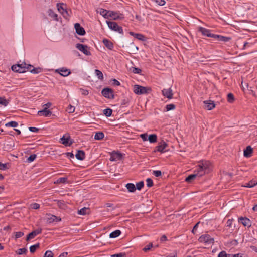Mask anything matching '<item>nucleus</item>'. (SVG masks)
Listing matches in <instances>:
<instances>
[{
  "label": "nucleus",
  "mask_w": 257,
  "mask_h": 257,
  "mask_svg": "<svg viewBox=\"0 0 257 257\" xmlns=\"http://www.w3.org/2000/svg\"><path fill=\"white\" fill-rule=\"evenodd\" d=\"M121 231L119 230H116L109 234L110 238H114L119 236L121 234Z\"/></svg>",
  "instance_id": "nucleus-29"
},
{
  "label": "nucleus",
  "mask_w": 257,
  "mask_h": 257,
  "mask_svg": "<svg viewBox=\"0 0 257 257\" xmlns=\"http://www.w3.org/2000/svg\"><path fill=\"white\" fill-rule=\"evenodd\" d=\"M95 74L97 75V76L98 77V78L99 79L102 80L103 79V74L101 72V71L99 70L96 69L95 70Z\"/></svg>",
  "instance_id": "nucleus-40"
},
{
  "label": "nucleus",
  "mask_w": 257,
  "mask_h": 257,
  "mask_svg": "<svg viewBox=\"0 0 257 257\" xmlns=\"http://www.w3.org/2000/svg\"><path fill=\"white\" fill-rule=\"evenodd\" d=\"M153 174L155 175L156 177H160L162 175V172L160 170H155L153 171Z\"/></svg>",
  "instance_id": "nucleus-58"
},
{
  "label": "nucleus",
  "mask_w": 257,
  "mask_h": 257,
  "mask_svg": "<svg viewBox=\"0 0 257 257\" xmlns=\"http://www.w3.org/2000/svg\"><path fill=\"white\" fill-rule=\"evenodd\" d=\"M7 169V164H3L0 162V169L2 170H5Z\"/></svg>",
  "instance_id": "nucleus-63"
},
{
  "label": "nucleus",
  "mask_w": 257,
  "mask_h": 257,
  "mask_svg": "<svg viewBox=\"0 0 257 257\" xmlns=\"http://www.w3.org/2000/svg\"><path fill=\"white\" fill-rule=\"evenodd\" d=\"M210 163L208 161L202 162L197 166V168L194 171V173L198 176H202L209 171Z\"/></svg>",
  "instance_id": "nucleus-1"
},
{
  "label": "nucleus",
  "mask_w": 257,
  "mask_h": 257,
  "mask_svg": "<svg viewBox=\"0 0 257 257\" xmlns=\"http://www.w3.org/2000/svg\"><path fill=\"white\" fill-rule=\"evenodd\" d=\"M147 185L148 187H151L153 185V182L151 178H148L146 180Z\"/></svg>",
  "instance_id": "nucleus-56"
},
{
  "label": "nucleus",
  "mask_w": 257,
  "mask_h": 257,
  "mask_svg": "<svg viewBox=\"0 0 257 257\" xmlns=\"http://www.w3.org/2000/svg\"><path fill=\"white\" fill-rule=\"evenodd\" d=\"M122 158V155L119 152H113L111 154L110 160L111 161H116L120 160Z\"/></svg>",
  "instance_id": "nucleus-14"
},
{
  "label": "nucleus",
  "mask_w": 257,
  "mask_h": 257,
  "mask_svg": "<svg viewBox=\"0 0 257 257\" xmlns=\"http://www.w3.org/2000/svg\"><path fill=\"white\" fill-rule=\"evenodd\" d=\"M103 43L105 46L109 50H112L113 48V44L112 42L108 39H104L103 40Z\"/></svg>",
  "instance_id": "nucleus-21"
},
{
  "label": "nucleus",
  "mask_w": 257,
  "mask_h": 257,
  "mask_svg": "<svg viewBox=\"0 0 257 257\" xmlns=\"http://www.w3.org/2000/svg\"><path fill=\"white\" fill-rule=\"evenodd\" d=\"M140 137L144 141L148 140V135L147 134H142L140 135Z\"/></svg>",
  "instance_id": "nucleus-62"
},
{
  "label": "nucleus",
  "mask_w": 257,
  "mask_h": 257,
  "mask_svg": "<svg viewBox=\"0 0 257 257\" xmlns=\"http://www.w3.org/2000/svg\"><path fill=\"white\" fill-rule=\"evenodd\" d=\"M40 247V244L37 243L35 245H32L30 247V251L31 253H34L37 249Z\"/></svg>",
  "instance_id": "nucleus-36"
},
{
  "label": "nucleus",
  "mask_w": 257,
  "mask_h": 257,
  "mask_svg": "<svg viewBox=\"0 0 257 257\" xmlns=\"http://www.w3.org/2000/svg\"><path fill=\"white\" fill-rule=\"evenodd\" d=\"M157 136L156 134H152L148 136V140L151 143H153L157 141Z\"/></svg>",
  "instance_id": "nucleus-31"
},
{
  "label": "nucleus",
  "mask_w": 257,
  "mask_h": 257,
  "mask_svg": "<svg viewBox=\"0 0 257 257\" xmlns=\"http://www.w3.org/2000/svg\"><path fill=\"white\" fill-rule=\"evenodd\" d=\"M18 125V123L16 121H11L5 124L6 127H15Z\"/></svg>",
  "instance_id": "nucleus-37"
},
{
  "label": "nucleus",
  "mask_w": 257,
  "mask_h": 257,
  "mask_svg": "<svg viewBox=\"0 0 257 257\" xmlns=\"http://www.w3.org/2000/svg\"><path fill=\"white\" fill-rule=\"evenodd\" d=\"M24 233L23 232H21V231H19V232H16L15 233V239H17L19 238H20L22 236H23L24 235Z\"/></svg>",
  "instance_id": "nucleus-49"
},
{
  "label": "nucleus",
  "mask_w": 257,
  "mask_h": 257,
  "mask_svg": "<svg viewBox=\"0 0 257 257\" xmlns=\"http://www.w3.org/2000/svg\"><path fill=\"white\" fill-rule=\"evenodd\" d=\"M125 187L130 192H134L136 190L135 185L133 183H127Z\"/></svg>",
  "instance_id": "nucleus-25"
},
{
  "label": "nucleus",
  "mask_w": 257,
  "mask_h": 257,
  "mask_svg": "<svg viewBox=\"0 0 257 257\" xmlns=\"http://www.w3.org/2000/svg\"><path fill=\"white\" fill-rule=\"evenodd\" d=\"M144 182L143 181H140L136 184V189H138V190H141V189L144 186Z\"/></svg>",
  "instance_id": "nucleus-45"
},
{
  "label": "nucleus",
  "mask_w": 257,
  "mask_h": 257,
  "mask_svg": "<svg viewBox=\"0 0 257 257\" xmlns=\"http://www.w3.org/2000/svg\"><path fill=\"white\" fill-rule=\"evenodd\" d=\"M88 210H89V208H86V207H84L82 209H81L80 210H78V213L80 215H85L87 213H88Z\"/></svg>",
  "instance_id": "nucleus-34"
},
{
  "label": "nucleus",
  "mask_w": 257,
  "mask_h": 257,
  "mask_svg": "<svg viewBox=\"0 0 257 257\" xmlns=\"http://www.w3.org/2000/svg\"><path fill=\"white\" fill-rule=\"evenodd\" d=\"M130 34L138 40L141 41H144L145 40V36L142 34L138 33L135 34L133 32H131Z\"/></svg>",
  "instance_id": "nucleus-32"
},
{
  "label": "nucleus",
  "mask_w": 257,
  "mask_h": 257,
  "mask_svg": "<svg viewBox=\"0 0 257 257\" xmlns=\"http://www.w3.org/2000/svg\"><path fill=\"white\" fill-rule=\"evenodd\" d=\"M75 157L78 160H83L85 157V152L82 150H78L75 155Z\"/></svg>",
  "instance_id": "nucleus-20"
},
{
  "label": "nucleus",
  "mask_w": 257,
  "mask_h": 257,
  "mask_svg": "<svg viewBox=\"0 0 257 257\" xmlns=\"http://www.w3.org/2000/svg\"><path fill=\"white\" fill-rule=\"evenodd\" d=\"M252 152L253 150L252 148L250 146H248L244 150V156L246 157H249L251 156Z\"/></svg>",
  "instance_id": "nucleus-22"
},
{
  "label": "nucleus",
  "mask_w": 257,
  "mask_h": 257,
  "mask_svg": "<svg viewBox=\"0 0 257 257\" xmlns=\"http://www.w3.org/2000/svg\"><path fill=\"white\" fill-rule=\"evenodd\" d=\"M48 15L52 18L54 20L58 21V15L56 14L52 10L49 9L48 11Z\"/></svg>",
  "instance_id": "nucleus-26"
},
{
  "label": "nucleus",
  "mask_w": 257,
  "mask_h": 257,
  "mask_svg": "<svg viewBox=\"0 0 257 257\" xmlns=\"http://www.w3.org/2000/svg\"><path fill=\"white\" fill-rule=\"evenodd\" d=\"M200 242H203L206 244H212L214 243V238L209 235L205 234L202 235L198 239Z\"/></svg>",
  "instance_id": "nucleus-4"
},
{
  "label": "nucleus",
  "mask_w": 257,
  "mask_h": 257,
  "mask_svg": "<svg viewBox=\"0 0 257 257\" xmlns=\"http://www.w3.org/2000/svg\"><path fill=\"white\" fill-rule=\"evenodd\" d=\"M31 208L34 209H38L40 208V205L36 203H34L31 204Z\"/></svg>",
  "instance_id": "nucleus-57"
},
{
  "label": "nucleus",
  "mask_w": 257,
  "mask_h": 257,
  "mask_svg": "<svg viewBox=\"0 0 257 257\" xmlns=\"http://www.w3.org/2000/svg\"><path fill=\"white\" fill-rule=\"evenodd\" d=\"M27 252V249L25 248H20L16 251V253L19 255L25 254Z\"/></svg>",
  "instance_id": "nucleus-42"
},
{
  "label": "nucleus",
  "mask_w": 257,
  "mask_h": 257,
  "mask_svg": "<svg viewBox=\"0 0 257 257\" xmlns=\"http://www.w3.org/2000/svg\"><path fill=\"white\" fill-rule=\"evenodd\" d=\"M199 31L203 35L209 37L214 38L215 35L211 34L210 32L211 31L210 30L201 27L199 28Z\"/></svg>",
  "instance_id": "nucleus-11"
},
{
  "label": "nucleus",
  "mask_w": 257,
  "mask_h": 257,
  "mask_svg": "<svg viewBox=\"0 0 257 257\" xmlns=\"http://www.w3.org/2000/svg\"><path fill=\"white\" fill-rule=\"evenodd\" d=\"M214 38L217 39L218 40L223 42H228L231 39L230 37H225L216 34L215 35Z\"/></svg>",
  "instance_id": "nucleus-23"
},
{
  "label": "nucleus",
  "mask_w": 257,
  "mask_h": 257,
  "mask_svg": "<svg viewBox=\"0 0 257 257\" xmlns=\"http://www.w3.org/2000/svg\"><path fill=\"white\" fill-rule=\"evenodd\" d=\"M70 138L69 136L66 138L64 136H63L62 138H61L62 144L65 146H70L72 144V142H71V143H69V140Z\"/></svg>",
  "instance_id": "nucleus-24"
},
{
  "label": "nucleus",
  "mask_w": 257,
  "mask_h": 257,
  "mask_svg": "<svg viewBox=\"0 0 257 257\" xmlns=\"http://www.w3.org/2000/svg\"><path fill=\"white\" fill-rule=\"evenodd\" d=\"M132 72L135 74H140L141 72V70L140 68L132 67L131 68Z\"/></svg>",
  "instance_id": "nucleus-47"
},
{
  "label": "nucleus",
  "mask_w": 257,
  "mask_h": 257,
  "mask_svg": "<svg viewBox=\"0 0 257 257\" xmlns=\"http://www.w3.org/2000/svg\"><path fill=\"white\" fill-rule=\"evenodd\" d=\"M196 176H198L197 174H196V173L190 175L185 179V181L188 183H190L196 177Z\"/></svg>",
  "instance_id": "nucleus-33"
},
{
  "label": "nucleus",
  "mask_w": 257,
  "mask_h": 257,
  "mask_svg": "<svg viewBox=\"0 0 257 257\" xmlns=\"http://www.w3.org/2000/svg\"><path fill=\"white\" fill-rule=\"evenodd\" d=\"M126 254L125 253H119L117 254H114L111 256V257H125Z\"/></svg>",
  "instance_id": "nucleus-59"
},
{
  "label": "nucleus",
  "mask_w": 257,
  "mask_h": 257,
  "mask_svg": "<svg viewBox=\"0 0 257 257\" xmlns=\"http://www.w3.org/2000/svg\"><path fill=\"white\" fill-rule=\"evenodd\" d=\"M41 232L42 229H37L36 230L33 231L28 235L26 238V240L29 241L30 239H33L34 238H35L36 236L41 233Z\"/></svg>",
  "instance_id": "nucleus-12"
},
{
  "label": "nucleus",
  "mask_w": 257,
  "mask_h": 257,
  "mask_svg": "<svg viewBox=\"0 0 257 257\" xmlns=\"http://www.w3.org/2000/svg\"><path fill=\"white\" fill-rule=\"evenodd\" d=\"M103 113L105 115V116L109 117L112 114V110L110 108H107L103 110Z\"/></svg>",
  "instance_id": "nucleus-38"
},
{
  "label": "nucleus",
  "mask_w": 257,
  "mask_h": 257,
  "mask_svg": "<svg viewBox=\"0 0 257 257\" xmlns=\"http://www.w3.org/2000/svg\"><path fill=\"white\" fill-rule=\"evenodd\" d=\"M109 11H108L106 10L100 9V14L105 18H108V15L109 14Z\"/></svg>",
  "instance_id": "nucleus-35"
},
{
  "label": "nucleus",
  "mask_w": 257,
  "mask_h": 257,
  "mask_svg": "<svg viewBox=\"0 0 257 257\" xmlns=\"http://www.w3.org/2000/svg\"><path fill=\"white\" fill-rule=\"evenodd\" d=\"M151 91L149 87L142 86L139 85H135L134 87V92L138 95L144 94L148 93Z\"/></svg>",
  "instance_id": "nucleus-2"
},
{
  "label": "nucleus",
  "mask_w": 257,
  "mask_h": 257,
  "mask_svg": "<svg viewBox=\"0 0 257 257\" xmlns=\"http://www.w3.org/2000/svg\"><path fill=\"white\" fill-rule=\"evenodd\" d=\"M51 113V111L47 109V108H44L43 110L38 111V115L39 116H44L46 117L50 115Z\"/></svg>",
  "instance_id": "nucleus-19"
},
{
  "label": "nucleus",
  "mask_w": 257,
  "mask_h": 257,
  "mask_svg": "<svg viewBox=\"0 0 257 257\" xmlns=\"http://www.w3.org/2000/svg\"><path fill=\"white\" fill-rule=\"evenodd\" d=\"M56 72L64 77L67 76L71 73V71L69 69L64 67L56 70Z\"/></svg>",
  "instance_id": "nucleus-13"
},
{
  "label": "nucleus",
  "mask_w": 257,
  "mask_h": 257,
  "mask_svg": "<svg viewBox=\"0 0 257 257\" xmlns=\"http://www.w3.org/2000/svg\"><path fill=\"white\" fill-rule=\"evenodd\" d=\"M74 27L76 32L78 35H84L85 34L84 29L80 26V24L76 23Z\"/></svg>",
  "instance_id": "nucleus-16"
},
{
  "label": "nucleus",
  "mask_w": 257,
  "mask_h": 257,
  "mask_svg": "<svg viewBox=\"0 0 257 257\" xmlns=\"http://www.w3.org/2000/svg\"><path fill=\"white\" fill-rule=\"evenodd\" d=\"M104 134L102 132H98L96 133L94 136V139L96 140H101L103 139Z\"/></svg>",
  "instance_id": "nucleus-28"
},
{
  "label": "nucleus",
  "mask_w": 257,
  "mask_h": 257,
  "mask_svg": "<svg viewBox=\"0 0 257 257\" xmlns=\"http://www.w3.org/2000/svg\"><path fill=\"white\" fill-rule=\"evenodd\" d=\"M57 205L61 209H64L66 208V204L63 201H57Z\"/></svg>",
  "instance_id": "nucleus-44"
},
{
  "label": "nucleus",
  "mask_w": 257,
  "mask_h": 257,
  "mask_svg": "<svg viewBox=\"0 0 257 257\" xmlns=\"http://www.w3.org/2000/svg\"><path fill=\"white\" fill-rule=\"evenodd\" d=\"M108 27L112 30L118 32L120 34H123L122 28L119 26L115 22L106 21Z\"/></svg>",
  "instance_id": "nucleus-3"
},
{
  "label": "nucleus",
  "mask_w": 257,
  "mask_h": 257,
  "mask_svg": "<svg viewBox=\"0 0 257 257\" xmlns=\"http://www.w3.org/2000/svg\"><path fill=\"white\" fill-rule=\"evenodd\" d=\"M227 101L229 103H232L234 101V97L233 94L230 93L227 95Z\"/></svg>",
  "instance_id": "nucleus-43"
},
{
  "label": "nucleus",
  "mask_w": 257,
  "mask_h": 257,
  "mask_svg": "<svg viewBox=\"0 0 257 257\" xmlns=\"http://www.w3.org/2000/svg\"><path fill=\"white\" fill-rule=\"evenodd\" d=\"M69 11L71 12V10H67L66 9L63 13H62V15L65 18L67 19L70 16V14L69 13Z\"/></svg>",
  "instance_id": "nucleus-48"
},
{
  "label": "nucleus",
  "mask_w": 257,
  "mask_h": 257,
  "mask_svg": "<svg viewBox=\"0 0 257 257\" xmlns=\"http://www.w3.org/2000/svg\"><path fill=\"white\" fill-rule=\"evenodd\" d=\"M57 9L61 13H63L66 9V5L63 3L57 4Z\"/></svg>",
  "instance_id": "nucleus-27"
},
{
  "label": "nucleus",
  "mask_w": 257,
  "mask_h": 257,
  "mask_svg": "<svg viewBox=\"0 0 257 257\" xmlns=\"http://www.w3.org/2000/svg\"><path fill=\"white\" fill-rule=\"evenodd\" d=\"M41 71L40 68H33L32 70H31V72L34 74H38Z\"/></svg>",
  "instance_id": "nucleus-52"
},
{
  "label": "nucleus",
  "mask_w": 257,
  "mask_h": 257,
  "mask_svg": "<svg viewBox=\"0 0 257 257\" xmlns=\"http://www.w3.org/2000/svg\"><path fill=\"white\" fill-rule=\"evenodd\" d=\"M101 93L102 95L105 98L113 99L114 98V95L113 94V91L112 89L109 88H104L102 91Z\"/></svg>",
  "instance_id": "nucleus-5"
},
{
  "label": "nucleus",
  "mask_w": 257,
  "mask_h": 257,
  "mask_svg": "<svg viewBox=\"0 0 257 257\" xmlns=\"http://www.w3.org/2000/svg\"><path fill=\"white\" fill-rule=\"evenodd\" d=\"M256 185H257V182L253 180H252L250 181L248 183H246L243 186L244 187L252 188L255 186Z\"/></svg>",
  "instance_id": "nucleus-30"
},
{
  "label": "nucleus",
  "mask_w": 257,
  "mask_h": 257,
  "mask_svg": "<svg viewBox=\"0 0 257 257\" xmlns=\"http://www.w3.org/2000/svg\"><path fill=\"white\" fill-rule=\"evenodd\" d=\"M36 157L37 156L36 154L31 155L27 159L28 162H31L33 161L36 158Z\"/></svg>",
  "instance_id": "nucleus-53"
},
{
  "label": "nucleus",
  "mask_w": 257,
  "mask_h": 257,
  "mask_svg": "<svg viewBox=\"0 0 257 257\" xmlns=\"http://www.w3.org/2000/svg\"><path fill=\"white\" fill-rule=\"evenodd\" d=\"M8 103V100H6L5 97H0V104L6 106Z\"/></svg>",
  "instance_id": "nucleus-41"
},
{
  "label": "nucleus",
  "mask_w": 257,
  "mask_h": 257,
  "mask_svg": "<svg viewBox=\"0 0 257 257\" xmlns=\"http://www.w3.org/2000/svg\"><path fill=\"white\" fill-rule=\"evenodd\" d=\"M167 144L163 141H161L159 145L157 146L155 148V152L158 151L161 153L166 152L165 148L167 147Z\"/></svg>",
  "instance_id": "nucleus-10"
},
{
  "label": "nucleus",
  "mask_w": 257,
  "mask_h": 257,
  "mask_svg": "<svg viewBox=\"0 0 257 257\" xmlns=\"http://www.w3.org/2000/svg\"><path fill=\"white\" fill-rule=\"evenodd\" d=\"M160 6H164L166 2L164 0H154Z\"/></svg>",
  "instance_id": "nucleus-61"
},
{
  "label": "nucleus",
  "mask_w": 257,
  "mask_h": 257,
  "mask_svg": "<svg viewBox=\"0 0 257 257\" xmlns=\"http://www.w3.org/2000/svg\"><path fill=\"white\" fill-rule=\"evenodd\" d=\"M108 13L109 14L108 15V16L111 17L113 20H121L123 18V15L122 14H120L119 12H116L114 11H109Z\"/></svg>",
  "instance_id": "nucleus-8"
},
{
  "label": "nucleus",
  "mask_w": 257,
  "mask_h": 257,
  "mask_svg": "<svg viewBox=\"0 0 257 257\" xmlns=\"http://www.w3.org/2000/svg\"><path fill=\"white\" fill-rule=\"evenodd\" d=\"M54 254L51 250H47L45 252L44 257H53Z\"/></svg>",
  "instance_id": "nucleus-51"
},
{
  "label": "nucleus",
  "mask_w": 257,
  "mask_h": 257,
  "mask_svg": "<svg viewBox=\"0 0 257 257\" xmlns=\"http://www.w3.org/2000/svg\"><path fill=\"white\" fill-rule=\"evenodd\" d=\"M80 92L81 93V94L83 95H88L89 94V92L87 90H86V89H84L83 88H80L79 89Z\"/></svg>",
  "instance_id": "nucleus-60"
},
{
  "label": "nucleus",
  "mask_w": 257,
  "mask_h": 257,
  "mask_svg": "<svg viewBox=\"0 0 257 257\" xmlns=\"http://www.w3.org/2000/svg\"><path fill=\"white\" fill-rule=\"evenodd\" d=\"M76 47L86 55L90 56L91 55V52L88 50V46L86 45L78 43L76 44Z\"/></svg>",
  "instance_id": "nucleus-7"
},
{
  "label": "nucleus",
  "mask_w": 257,
  "mask_h": 257,
  "mask_svg": "<svg viewBox=\"0 0 257 257\" xmlns=\"http://www.w3.org/2000/svg\"><path fill=\"white\" fill-rule=\"evenodd\" d=\"M203 103L205 104V108L207 109L208 110H211L215 107V104L214 102L210 100L204 101Z\"/></svg>",
  "instance_id": "nucleus-18"
},
{
  "label": "nucleus",
  "mask_w": 257,
  "mask_h": 257,
  "mask_svg": "<svg viewBox=\"0 0 257 257\" xmlns=\"http://www.w3.org/2000/svg\"><path fill=\"white\" fill-rule=\"evenodd\" d=\"M67 181V178L66 177H61L58 179L57 180V182L58 183H66Z\"/></svg>",
  "instance_id": "nucleus-50"
},
{
  "label": "nucleus",
  "mask_w": 257,
  "mask_h": 257,
  "mask_svg": "<svg viewBox=\"0 0 257 257\" xmlns=\"http://www.w3.org/2000/svg\"><path fill=\"white\" fill-rule=\"evenodd\" d=\"M69 113H73L75 111V107L71 105H69V106L67 108L66 110Z\"/></svg>",
  "instance_id": "nucleus-55"
},
{
  "label": "nucleus",
  "mask_w": 257,
  "mask_h": 257,
  "mask_svg": "<svg viewBox=\"0 0 257 257\" xmlns=\"http://www.w3.org/2000/svg\"><path fill=\"white\" fill-rule=\"evenodd\" d=\"M47 220L49 223H53L54 222H60L61 220V218L59 217H57L53 215H48Z\"/></svg>",
  "instance_id": "nucleus-17"
},
{
  "label": "nucleus",
  "mask_w": 257,
  "mask_h": 257,
  "mask_svg": "<svg viewBox=\"0 0 257 257\" xmlns=\"http://www.w3.org/2000/svg\"><path fill=\"white\" fill-rule=\"evenodd\" d=\"M162 94L164 96L167 97V98L170 99L172 98L173 96V92L171 88L169 89H164L162 91Z\"/></svg>",
  "instance_id": "nucleus-15"
},
{
  "label": "nucleus",
  "mask_w": 257,
  "mask_h": 257,
  "mask_svg": "<svg viewBox=\"0 0 257 257\" xmlns=\"http://www.w3.org/2000/svg\"><path fill=\"white\" fill-rule=\"evenodd\" d=\"M166 111H168L170 110H174L176 108L175 105L174 104H169L166 106Z\"/></svg>",
  "instance_id": "nucleus-39"
},
{
  "label": "nucleus",
  "mask_w": 257,
  "mask_h": 257,
  "mask_svg": "<svg viewBox=\"0 0 257 257\" xmlns=\"http://www.w3.org/2000/svg\"><path fill=\"white\" fill-rule=\"evenodd\" d=\"M26 64L14 65L12 66L11 69L14 72L19 73H24L26 72Z\"/></svg>",
  "instance_id": "nucleus-6"
},
{
  "label": "nucleus",
  "mask_w": 257,
  "mask_h": 257,
  "mask_svg": "<svg viewBox=\"0 0 257 257\" xmlns=\"http://www.w3.org/2000/svg\"><path fill=\"white\" fill-rule=\"evenodd\" d=\"M14 147V142H12L9 144H7L5 147V149L8 150H12V149H13Z\"/></svg>",
  "instance_id": "nucleus-46"
},
{
  "label": "nucleus",
  "mask_w": 257,
  "mask_h": 257,
  "mask_svg": "<svg viewBox=\"0 0 257 257\" xmlns=\"http://www.w3.org/2000/svg\"><path fill=\"white\" fill-rule=\"evenodd\" d=\"M227 254L224 251H222L218 254V257H227Z\"/></svg>",
  "instance_id": "nucleus-64"
},
{
  "label": "nucleus",
  "mask_w": 257,
  "mask_h": 257,
  "mask_svg": "<svg viewBox=\"0 0 257 257\" xmlns=\"http://www.w3.org/2000/svg\"><path fill=\"white\" fill-rule=\"evenodd\" d=\"M238 222L241 223L245 227H250L251 226V221L247 217H239Z\"/></svg>",
  "instance_id": "nucleus-9"
},
{
  "label": "nucleus",
  "mask_w": 257,
  "mask_h": 257,
  "mask_svg": "<svg viewBox=\"0 0 257 257\" xmlns=\"http://www.w3.org/2000/svg\"><path fill=\"white\" fill-rule=\"evenodd\" d=\"M153 247V244L152 243H149L148 245H146L144 248H143V250L145 251V252H147L148 251H149L151 248Z\"/></svg>",
  "instance_id": "nucleus-54"
}]
</instances>
